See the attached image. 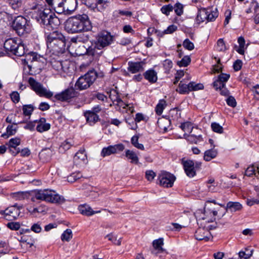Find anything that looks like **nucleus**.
<instances>
[{
    "label": "nucleus",
    "mask_w": 259,
    "mask_h": 259,
    "mask_svg": "<svg viewBox=\"0 0 259 259\" xmlns=\"http://www.w3.org/2000/svg\"><path fill=\"white\" fill-rule=\"evenodd\" d=\"M33 18L40 24L54 29L60 24L59 18L50 9H45L40 5L33 7Z\"/></svg>",
    "instance_id": "nucleus-1"
},
{
    "label": "nucleus",
    "mask_w": 259,
    "mask_h": 259,
    "mask_svg": "<svg viewBox=\"0 0 259 259\" xmlns=\"http://www.w3.org/2000/svg\"><path fill=\"white\" fill-rule=\"evenodd\" d=\"M47 44L48 49L52 54L63 53L66 47L65 37L61 32L54 31L47 35Z\"/></svg>",
    "instance_id": "nucleus-2"
},
{
    "label": "nucleus",
    "mask_w": 259,
    "mask_h": 259,
    "mask_svg": "<svg viewBox=\"0 0 259 259\" xmlns=\"http://www.w3.org/2000/svg\"><path fill=\"white\" fill-rule=\"evenodd\" d=\"M33 195L38 200L53 203L61 204L64 203L66 200L63 196L60 195L55 191L50 189L33 190Z\"/></svg>",
    "instance_id": "nucleus-3"
},
{
    "label": "nucleus",
    "mask_w": 259,
    "mask_h": 259,
    "mask_svg": "<svg viewBox=\"0 0 259 259\" xmlns=\"http://www.w3.org/2000/svg\"><path fill=\"white\" fill-rule=\"evenodd\" d=\"M97 77V72L94 70H90L78 79L75 84V87L79 90L87 89L94 82Z\"/></svg>",
    "instance_id": "nucleus-4"
},
{
    "label": "nucleus",
    "mask_w": 259,
    "mask_h": 259,
    "mask_svg": "<svg viewBox=\"0 0 259 259\" xmlns=\"http://www.w3.org/2000/svg\"><path fill=\"white\" fill-rule=\"evenodd\" d=\"M76 0H64L54 6L55 11L58 14H71L77 7Z\"/></svg>",
    "instance_id": "nucleus-5"
},
{
    "label": "nucleus",
    "mask_w": 259,
    "mask_h": 259,
    "mask_svg": "<svg viewBox=\"0 0 259 259\" xmlns=\"http://www.w3.org/2000/svg\"><path fill=\"white\" fill-rule=\"evenodd\" d=\"M4 47L7 51L18 56H22L25 53L24 46L20 42H17L14 38L7 39L4 42Z\"/></svg>",
    "instance_id": "nucleus-6"
},
{
    "label": "nucleus",
    "mask_w": 259,
    "mask_h": 259,
    "mask_svg": "<svg viewBox=\"0 0 259 259\" xmlns=\"http://www.w3.org/2000/svg\"><path fill=\"white\" fill-rule=\"evenodd\" d=\"M114 36L108 31L98 33L95 43V48L101 50L110 45L113 41Z\"/></svg>",
    "instance_id": "nucleus-7"
},
{
    "label": "nucleus",
    "mask_w": 259,
    "mask_h": 259,
    "mask_svg": "<svg viewBox=\"0 0 259 259\" xmlns=\"http://www.w3.org/2000/svg\"><path fill=\"white\" fill-rule=\"evenodd\" d=\"M27 20L21 16L17 17L13 22L12 27L19 35H23L30 32V28L26 25Z\"/></svg>",
    "instance_id": "nucleus-8"
},
{
    "label": "nucleus",
    "mask_w": 259,
    "mask_h": 259,
    "mask_svg": "<svg viewBox=\"0 0 259 259\" xmlns=\"http://www.w3.org/2000/svg\"><path fill=\"white\" fill-rule=\"evenodd\" d=\"M21 206H18L17 204L8 207L5 210H1L0 214L8 221L16 220L20 214Z\"/></svg>",
    "instance_id": "nucleus-9"
},
{
    "label": "nucleus",
    "mask_w": 259,
    "mask_h": 259,
    "mask_svg": "<svg viewBox=\"0 0 259 259\" xmlns=\"http://www.w3.org/2000/svg\"><path fill=\"white\" fill-rule=\"evenodd\" d=\"M159 184L164 187H171L175 181V177L167 171H161L158 177Z\"/></svg>",
    "instance_id": "nucleus-10"
},
{
    "label": "nucleus",
    "mask_w": 259,
    "mask_h": 259,
    "mask_svg": "<svg viewBox=\"0 0 259 259\" xmlns=\"http://www.w3.org/2000/svg\"><path fill=\"white\" fill-rule=\"evenodd\" d=\"M211 229H212V227L211 225H205L204 227H199L195 232V237L196 239L198 240H208L211 237L209 230Z\"/></svg>",
    "instance_id": "nucleus-11"
},
{
    "label": "nucleus",
    "mask_w": 259,
    "mask_h": 259,
    "mask_svg": "<svg viewBox=\"0 0 259 259\" xmlns=\"http://www.w3.org/2000/svg\"><path fill=\"white\" fill-rule=\"evenodd\" d=\"M65 29L70 33H78L82 31L75 16L69 18L65 22Z\"/></svg>",
    "instance_id": "nucleus-12"
},
{
    "label": "nucleus",
    "mask_w": 259,
    "mask_h": 259,
    "mask_svg": "<svg viewBox=\"0 0 259 259\" xmlns=\"http://www.w3.org/2000/svg\"><path fill=\"white\" fill-rule=\"evenodd\" d=\"M51 63L53 69L61 74L67 72L69 68L70 62L67 60L63 61L54 60L51 61Z\"/></svg>",
    "instance_id": "nucleus-13"
},
{
    "label": "nucleus",
    "mask_w": 259,
    "mask_h": 259,
    "mask_svg": "<svg viewBox=\"0 0 259 259\" xmlns=\"http://www.w3.org/2000/svg\"><path fill=\"white\" fill-rule=\"evenodd\" d=\"M124 149V146L122 144H118L114 145H110L107 147L102 149L101 155L102 157H106L111 154L117 153L122 151Z\"/></svg>",
    "instance_id": "nucleus-14"
},
{
    "label": "nucleus",
    "mask_w": 259,
    "mask_h": 259,
    "mask_svg": "<svg viewBox=\"0 0 259 259\" xmlns=\"http://www.w3.org/2000/svg\"><path fill=\"white\" fill-rule=\"evenodd\" d=\"M77 21L80 26L82 31H90L92 28V25L88 16L86 14L75 16Z\"/></svg>",
    "instance_id": "nucleus-15"
},
{
    "label": "nucleus",
    "mask_w": 259,
    "mask_h": 259,
    "mask_svg": "<svg viewBox=\"0 0 259 259\" xmlns=\"http://www.w3.org/2000/svg\"><path fill=\"white\" fill-rule=\"evenodd\" d=\"M33 91L40 96L50 98L53 95V93L49 91L43 85L33 79Z\"/></svg>",
    "instance_id": "nucleus-16"
},
{
    "label": "nucleus",
    "mask_w": 259,
    "mask_h": 259,
    "mask_svg": "<svg viewBox=\"0 0 259 259\" xmlns=\"http://www.w3.org/2000/svg\"><path fill=\"white\" fill-rule=\"evenodd\" d=\"M33 67L38 68V71L35 70L37 73L44 67L46 63V59L42 55L37 52H33Z\"/></svg>",
    "instance_id": "nucleus-17"
},
{
    "label": "nucleus",
    "mask_w": 259,
    "mask_h": 259,
    "mask_svg": "<svg viewBox=\"0 0 259 259\" xmlns=\"http://www.w3.org/2000/svg\"><path fill=\"white\" fill-rule=\"evenodd\" d=\"M75 96V91L73 89H68L60 94H57L55 96L56 100L61 101H67Z\"/></svg>",
    "instance_id": "nucleus-18"
},
{
    "label": "nucleus",
    "mask_w": 259,
    "mask_h": 259,
    "mask_svg": "<svg viewBox=\"0 0 259 259\" xmlns=\"http://www.w3.org/2000/svg\"><path fill=\"white\" fill-rule=\"evenodd\" d=\"M190 78H184L180 81L176 91L181 94H188L190 93L189 82Z\"/></svg>",
    "instance_id": "nucleus-19"
},
{
    "label": "nucleus",
    "mask_w": 259,
    "mask_h": 259,
    "mask_svg": "<svg viewBox=\"0 0 259 259\" xmlns=\"http://www.w3.org/2000/svg\"><path fill=\"white\" fill-rule=\"evenodd\" d=\"M194 165V162L191 160H186L183 162L185 171L187 176L190 178H192L196 175Z\"/></svg>",
    "instance_id": "nucleus-20"
},
{
    "label": "nucleus",
    "mask_w": 259,
    "mask_h": 259,
    "mask_svg": "<svg viewBox=\"0 0 259 259\" xmlns=\"http://www.w3.org/2000/svg\"><path fill=\"white\" fill-rule=\"evenodd\" d=\"M87 160V155L84 150H79L75 155L73 161L76 165H81L86 163Z\"/></svg>",
    "instance_id": "nucleus-21"
},
{
    "label": "nucleus",
    "mask_w": 259,
    "mask_h": 259,
    "mask_svg": "<svg viewBox=\"0 0 259 259\" xmlns=\"http://www.w3.org/2000/svg\"><path fill=\"white\" fill-rule=\"evenodd\" d=\"M20 241L22 243H26L29 245L30 248L32 245V237L31 235V232L29 229H23L22 236L21 237Z\"/></svg>",
    "instance_id": "nucleus-22"
},
{
    "label": "nucleus",
    "mask_w": 259,
    "mask_h": 259,
    "mask_svg": "<svg viewBox=\"0 0 259 259\" xmlns=\"http://www.w3.org/2000/svg\"><path fill=\"white\" fill-rule=\"evenodd\" d=\"M144 64V63L142 62H129L128 63V70L132 73L142 71L144 70L143 67Z\"/></svg>",
    "instance_id": "nucleus-23"
},
{
    "label": "nucleus",
    "mask_w": 259,
    "mask_h": 259,
    "mask_svg": "<svg viewBox=\"0 0 259 259\" xmlns=\"http://www.w3.org/2000/svg\"><path fill=\"white\" fill-rule=\"evenodd\" d=\"M27 65L25 64L24 67V71H23V80L28 81L29 84L30 85L31 89H32V77L30 76L28 77V75H31V73H30V71L31 69V66L30 65L28 64V62H26Z\"/></svg>",
    "instance_id": "nucleus-24"
},
{
    "label": "nucleus",
    "mask_w": 259,
    "mask_h": 259,
    "mask_svg": "<svg viewBox=\"0 0 259 259\" xmlns=\"http://www.w3.org/2000/svg\"><path fill=\"white\" fill-rule=\"evenodd\" d=\"M78 209L82 214L87 216H90L95 213L100 212V210L96 211H93L90 206L86 204L80 205L78 207Z\"/></svg>",
    "instance_id": "nucleus-25"
},
{
    "label": "nucleus",
    "mask_w": 259,
    "mask_h": 259,
    "mask_svg": "<svg viewBox=\"0 0 259 259\" xmlns=\"http://www.w3.org/2000/svg\"><path fill=\"white\" fill-rule=\"evenodd\" d=\"M84 116L86 118L87 121L90 124H95L99 120V116L90 111H87L84 113Z\"/></svg>",
    "instance_id": "nucleus-26"
},
{
    "label": "nucleus",
    "mask_w": 259,
    "mask_h": 259,
    "mask_svg": "<svg viewBox=\"0 0 259 259\" xmlns=\"http://www.w3.org/2000/svg\"><path fill=\"white\" fill-rule=\"evenodd\" d=\"M46 120L45 118H41L38 122L36 126V130L38 132L42 133L50 130L51 125L49 123H46Z\"/></svg>",
    "instance_id": "nucleus-27"
},
{
    "label": "nucleus",
    "mask_w": 259,
    "mask_h": 259,
    "mask_svg": "<svg viewBox=\"0 0 259 259\" xmlns=\"http://www.w3.org/2000/svg\"><path fill=\"white\" fill-rule=\"evenodd\" d=\"M31 195V191L17 192L12 194V197L15 200L28 199Z\"/></svg>",
    "instance_id": "nucleus-28"
},
{
    "label": "nucleus",
    "mask_w": 259,
    "mask_h": 259,
    "mask_svg": "<svg viewBox=\"0 0 259 259\" xmlns=\"http://www.w3.org/2000/svg\"><path fill=\"white\" fill-rule=\"evenodd\" d=\"M184 138L187 139L188 141L191 143L197 144L198 143L202 141L201 136L200 135H195L194 134L190 133L187 135L186 134L184 135Z\"/></svg>",
    "instance_id": "nucleus-29"
},
{
    "label": "nucleus",
    "mask_w": 259,
    "mask_h": 259,
    "mask_svg": "<svg viewBox=\"0 0 259 259\" xmlns=\"http://www.w3.org/2000/svg\"><path fill=\"white\" fill-rule=\"evenodd\" d=\"M53 155L52 151L49 149L42 150L39 153V157L43 162H46L49 160Z\"/></svg>",
    "instance_id": "nucleus-30"
},
{
    "label": "nucleus",
    "mask_w": 259,
    "mask_h": 259,
    "mask_svg": "<svg viewBox=\"0 0 259 259\" xmlns=\"http://www.w3.org/2000/svg\"><path fill=\"white\" fill-rule=\"evenodd\" d=\"M145 78L150 82L154 83L157 80V73L154 70H149L145 72Z\"/></svg>",
    "instance_id": "nucleus-31"
},
{
    "label": "nucleus",
    "mask_w": 259,
    "mask_h": 259,
    "mask_svg": "<svg viewBox=\"0 0 259 259\" xmlns=\"http://www.w3.org/2000/svg\"><path fill=\"white\" fill-rule=\"evenodd\" d=\"M254 175L257 178L259 179V166L255 167L254 165L249 166L245 171V175L250 177Z\"/></svg>",
    "instance_id": "nucleus-32"
},
{
    "label": "nucleus",
    "mask_w": 259,
    "mask_h": 259,
    "mask_svg": "<svg viewBox=\"0 0 259 259\" xmlns=\"http://www.w3.org/2000/svg\"><path fill=\"white\" fill-rule=\"evenodd\" d=\"M242 205L239 202H229L227 204L226 210H229L231 212H235L241 209Z\"/></svg>",
    "instance_id": "nucleus-33"
},
{
    "label": "nucleus",
    "mask_w": 259,
    "mask_h": 259,
    "mask_svg": "<svg viewBox=\"0 0 259 259\" xmlns=\"http://www.w3.org/2000/svg\"><path fill=\"white\" fill-rule=\"evenodd\" d=\"M218 154V152L214 149H210L205 151L203 156V159L206 161H210L212 159L215 158Z\"/></svg>",
    "instance_id": "nucleus-34"
},
{
    "label": "nucleus",
    "mask_w": 259,
    "mask_h": 259,
    "mask_svg": "<svg viewBox=\"0 0 259 259\" xmlns=\"http://www.w3.org/2000/svg\"><path fill=\"white\" fill-rule=\"evenodd\" d=\"M208 9H201L199 10L197 16V21L199 22H204L205 20H207L208 13Z\"/></svg>",
    "instance_id": "nucleus-35"
},
{
    "label": "nucleus",
    "mask_w": 259,
    "mask_h": 259,
    "mask_svg": "<svg viewBox=\"0 0 259 259\" xmlns=\"http://www.w3.org/2000/svg\"><path fill=\"white\" fill-rule=\"evenodd\" d=\"M125 156L128 159H131V163L138 164L139 162V158L137 154L133 151L130 150H126L125 151Z\"/></svg>",
    "instance_id": "nucleus-36"
},
{
    "label": "nucleus",
    "mask_w": 259,
    "mask_h": 259,
    "mask_svg": "<svg viewBox=\"0 0 259 259\" xmlns=\"http://www.w3.org/2000/svg\"><path fill=\"white\" fill-rule=\"evenodd\" d=\"M253 251V250L249 247L245 248L244 251H240L239 256L241 259H248L252 256Z\"/></svg>",
    "instance_id": "nucleus-37"
},
{
    "label": "nucleus",
    "mask_w": 259,
    "mask_h": 259,
    "mask_svg": "<svg viewBox=\"0 0 259 259\" xmlns=\"http://www.w3.org/2000/svg\"><path fill=\"white\" fill-rule=\"evenodd\" d=\"M111 241L114 245L119 246L121 245L122 238H117V236L112 233L107 235L105 237Z\"/></svg>",
    "instance_id": "nucleus-38"
},
{
    "label": "nucleus",
    "mask_w": 259,
    "mask_h": 259,
    "mask_svg": "<svg viewBox=\"0 0 259 259\" xmlns=\"http://www.w3.org/2000/svg\"><path fill=\"white\" fill-rule=\"evenodd\" d=\"M189 88L190 92L203 90L204 89V85L200 83H197L194 81H190L189 82Z\"/></svg>",
    "instance_id": "nucleus-39"
},
{
    "label": "nucleus",
    "mask_w": 259,
    "mask_h": 259,
    "mask_svg": "<svg viewBox=\"0 0 259 259\" xmlns=\"http://www.w3.org/2000/svg\"><path fill=\"white\" fill-rule=\"evenodd\" d=\"M166 106V101L164 100L159 101L155 108V111L157 114L160 115L162 114L164 107Z\"/></svg>",
    "instance_id": "nucleus-40"
},
{
    "label": "nucleus",
    "mask_w": 259,
    "mask_h": 259,
    "mask_svg": "<svg viewBox=\"0 0 259 259\" xmlns=\"http://www.w3.org/2000/svg\"><path fill=\"white\" fill-rule=\"evenodd\" d=\"M72 232L71 229H67L61 235V240L63 241H69L72 238Z\"/></svg>",
    "instance_id": "nucleus-41"
},
{
    "label": "nucleus",
    "mask_w": 259,
    "mask_h": 259,
    "mask_svg": "<svg viewBox=\"0 0 259 259\" xmlns=\"http://www.w3.org/2000/svg\"><path fill=\"white\" fill-rule=\"evenodd\" d=\"M180 127L184 132L193 133V127L190 122H185L182 123Z\"/></svg>",
    "instance_id": "nucleus-42"
},
{
    "label": "nucleus",
    "mask_w": 259,
    "mask_h": 259,
    "mask_svg": "<svg viewBox=\"0 0 259 259\" xmlns=\"http://www.w3.org/2000/svg\"><path fill=\"white\" fill-rule=\"evenodd\" d=\"M109 98L110 99L114 102L116 101L117 102H119L120 103H122V101L119 98L118 95L116 93V91L114 90L111 91L109 93Z\"/></svg>",
    "instance_id": "nucleus-43"
},
{
    "label": "nucleus",
    "mask_w": 259,
    "mask_h": 259,
    "mask_svg": "<svg viewBox=\"0 0 259 259\" xmlns=\"http://www.w3.org/2000/svg\"><path fill=\"white\" fill-rule=\"evenodd\" d=\"M163 244V238H159L157 240H155L153 242V246L155 249H157L159 251H162L163 250L162 246Z\"/></svg>",
    "instance_id": "nucleus-44"
},
{
    "label": "nucleus",
    "mask_w": 259,
    "mask_h": 259,
    "mask_svg": "<svg viewBox=\"0 0 259 259\" xmlns=\"http://www.w3.org/2000/svg\"><path fill=\"white\" fill-rule=\"evenodd\" d=\"M216 49L219 52H224L227 50L226 46L224 40L220 38L217 43Z\"/></svg>",
    "instance_id": "nucleus-45"
},
{
    "label": "nucleus",
    "mask_w": 259,
    "mask_h": 259,
    "mask_svg": "<svg viewBox=\"0 0 259 259\" xmlns=\"http://www.w3.org/2000/svg\"><path fill=\"white\" fill-rule=\"evenodd\" d=\"M191 62V58L188 56H184L182 59L177 62V64L180 67H186Z\"/></svg>",
    "instance_id": "nucleus-46"
},
{
    "label": "nucleus",
    "mask_w": 259,
    "mask_h": 259,
    "mask_svg": "<svg viewBox=\"0 0 259 259\" xmlns=\"http://www.w3.org/2000/svg\"><path fill=\"white\" fill-rule=\"evenodd\" d=\"M20 142L21 140L18 138H12L10 140L8 145L10 148L16 150V147L20 145Z\"/></svg>",
    "instance_id": "nucleus-47"
},
{
    "label": "nucleus",
    "mask_w": 259,
    "mask_h": 259,
    "mask_svg": "<svg viewBox=\"0 0 259 259\" xmlns=\"http://www.w3.org/2000/svg\"><path fill=\"white\" fill-rule=\"evenodd\" d=\"M207 20V21H213L218 16V12L217 9H215L214 10L208 9Z\"/></svg>",
    "instance_id": "nucleus-48"
},
{
    "label": "nucleus",
    "mask_w": 259,
    "mask_h": 259,
    "mask_svg": "<svg viewBox=\"0 0 259 259\" xmlns=\"http://www.w3.org/2000/svg\"><path fill=\"white\" fill-rule=\"evenodd\" d=\"M82 177L79 172H74L67 177V181L69 183H73Z\"/></svg>",
    "instance_id": "nucleus-49"
},
{
    "label": "nucleus",
    "mask_w": 259,
    "mask_h": 259,
    "mask_svg": "<svg viewBox=\"0 0 259 259\" xmlns=\"http://www.w3.org/2000/svg\"><path fill=\"white\" fill-rule=\"evenodd\" d=\"M32 111V106L31 105H26L23 107V114L25 116H28L30 118Z\"/></svg>",
    "instance_id": "nucleus-50"
},
{
    "label": "nucleus",
    "mask_w": 259,
    "mask_h": 259,
    "mask_svg": "<svg viewBox=\"0 0 259 259\" xmlns=\"http://www.w3.org/2000/svg\"><path fill=\"white\" fill-rule=\"evenodd\" d=\"M214 59L216 60L218 64L213 66V71L214 73H219L222 70V67L221 64V60L219 58L217 59L216 57H214Z\"/></svg>",
    "instance_id": "nucleus-51"
},
{
    "label": "nucleus",
    "mask_w": 259,
    "mask_h": 259,
    "mask_svg": "<svg viewBox=\"0 0 259 259\" xmlns=\"http://www.w3.org/2000/svg\"><path fill=\"white\" fill-rule=\"evenodd\" d=\"M173 9H174L175 13L178 16H181L183 13V6L179 3L175 4Z\"/></svg>",
    "instance_id": "nucleus-52"
},
{
    "label": "nucleus",
    "mask_w": 259,
    "mask_h": 259,
    "mask_svg": "<svg viewBox=\"0 0 259 259\" xmlns=\"http://www.w3.org/2000/svg\"><path fill=\"white\" fill-rule=\"evenodd\" d=\"M183 47L187 50L191 51L194 49V45L189 39H186L183 44Z\"/></svg>",
    "instance_id": "nucleus-53"
},
{
    "label": "nucleus",
    "mask_w": 259,
    "mask_h": 259,
    "mask_svg": "<svg viewBox=\"0 0 259 259\" xmlns=\"http://www.w3.org/2000/svg\"><path fill=\"white\" fill-rule=\"evenodd\" d=\"M16 132V128L14 127L13 125H9L7 128V134L2 135V137H4L6 135L12 136Z\"/></svg>",
    "instance_id": "nucleus-54"
},
{
    "label": "nucleus",
    "mask_w": 259,
    "mask_h": 259,
    "mask_svg": "<svg viewBox=\"0 0 259 259\" xmlns=\"http://www.w3.org/2000/svg\"><path fill=\"white\" fill-rule=\"evenodd\" d=\"M172 10L173 7L170 4L163 6L161 9L162 13L165 14L167 16L169 14V13L170 12H172Z\"/></svg>",
    "instance_id": "nucleus-55"
},
{
    "label": "nucleus",
    "mask_w": 259,
    "mask_h": 259,
    "mask_svg": "<svg viewBox=\"0 0 259 259\" xmlns=\"http://www.w3.org/2000/svg\"><path fill=\"white\" fill-rule=\"evenodd\" d=\"M211 126L213 132L220 134L223 133V128L219 124L215 122H213L211 123Z\"/></svg>",
    "instance_id": "nucleus-56"
},
{
    "label": "nucleus",
    "mask_w": 259,
    "mask_h": 259,
    "mask_svg": "<svg viewBox=\"0 0 259 259\" xmlns=\"http://www.w3.org/2000/svg\"><path fill=\"white\" fill-rule=\"evenodd\" d=\"M230 75L229 74L222 73L219 75L218 79L225 86V83L228 81Z\"/></svg>",
    "instance_id": "nucleus-57"
},
{
    "label": "nucleus",
    "mask_w": 259,
    "mask_h": 259,
    "mask_svg": "<svg viewBox=\"0 0 259 259\" xmlns=\"http://www.w3.org/2000/svg\"><path fill=\"white\" fill-rule=\"evenodd\" d=\"M8 228L12 230H18L20 228V225L18 222H10L7 225Z\"/></svg>",
    "instance_id": "nucleus-58"
},
{
    "label": "nucleus",
    "mask_w": 259,
    "mask_h": 259,
    "mask_svg": "<svg viewBox=\"0 0 259 259\" xmlns=\"http://www.w3.org/2000/svg\"><path fill=\"white\" fill-rule=\"evenodd\" d=\"M35 36H36L35 39H37V41H35V43L36 44V47L37 48V50H40L41 48V45L43 42V39H42V35L41 34L40 35H36L35 34Z\"/></svg>",
    "instance_id": "nucleus-59"
},
{
    "label": "nucleus",
    "mask_w": 259,
    "mask_h": 259,
    "mask_svg": "<svg viewBox=\"0 0 259 259\" xmlns=\"http://www.w3.org/2000/svg\"><path fill=\"white\" fill-rule=\"evenodd\" d=\"M71 146V143L68 141L66 140L62 143L60 147V150H61V149H62L64 151L67 150L70 148Z\"/></svg>",
    "instance_id": "nucleus-60"
},
{
    "label": "nucleus",
    "mask_w": 259,
    "mask_h": 259,
    "mask_svg": "<svg viewBox=\"0 0 259 259\" xmlns=\"http://www.w3.org/2000/svg\"><path fill=\"white\" fill-rule=\"evenodd\" d=\"M155 176V173L152 170H147L146 172V178L149 181H152Z\"/></svg>",
    "instance_id": "nucleus-61"
},
{
    "label": "nucleus",
    "mask_w": 259,
    "mask_h": 259,
    "mask_svg": "<svg viewBox=\"0 0 259 259\" xmlns=\"http://www.w3.org/2000/svg\"><path fill=\"white\" fill-rule=\"evenodd\" d=\"M227 104L232 107L236 106V102L235 98L232 96L229 97L226 100Z\"/></svg>",
    "instance_id": "nucleus-62"
},
{
    "label": "nucleus",
    "mask_w": 259,
    "mask_h": 259,
    "mask_svg": "<svg viewBox=\"0 0 259 259\" xmlns=\"http://www.w3.org/2000/svg\"><path fill=\"white\" fill-rule=\"evenodd\" d=\"M163 66L165 70L168 71L172 67V62L169 59H166L164 61Z\"/></svg>",
    "instance_id": "nucleus-63"
},
{
    "label": "nucleus",
    "mask_w": 259,
    "mask_h": 259,
    "mask_svg": "<svg viewBox=\"0 0 259 259\" xmlns=\"http://www.w3.org/2000/svg\"><path fill=\"white\" fill-rule=\"evenodd\" d=\"M11 98L13 102L16 103L20 100L19 94L17 92H14L11 94Z\"/></svg>",
    "instance_id": "nucleus-64"
}]
</instances>
